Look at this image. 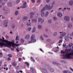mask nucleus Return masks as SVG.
Instances as JSON below:
<instances>
[{"mask_svg": "<svg viewBox=\"0 0 73 73\" xmlns=\"http://www.w3.org/2000/svg\"><path fill=\"white\" fill-rule=\"evenodd\" d=\"M27 19H28V17L27 16H24L23 18V21L27 20Z\"/></svg>", "mask_w": 73, "mask_h": 73, "instance_id": "nucleus-13", "label": "nucleus"}, {"mask_svg": "<svg viewBox=\"0 0 73 73\" xmlns=\"http://www.w3.org/2000/svg\"><path fill=\"white\" fill-rule=\"evenodd\" d=\"M71 50H72L71 48L68 49V52H70V51H71Z\"/></svg>", "mask_w": 73, "mask_h": 73, "instance_id": "nucleus-60", "label": "nucleus"}, {"mask_svg": "<svg viewBox=\"0 0 73 73\" xmlns=\"http://www.w3.org/2000/svg\"><path fill=\"white\" fill-rule=\"evenodd\" d=\"M61 62L63 64H64V63H66V61H65L61 60Z\"/></svg>", "mask_w": 73, "mask_h": 73, "instance_id": "nucleus-45", "label": "nucleus"}, {"mask_svg": "<svg viewBox=\"0 0 73 73\" xmlns=\"http://www.w3.org/2000/svg\"><path fill=\"white\" fill-rule=\"evenodd\" d=\"M72 45H73V44L72 43H70L69 44V46H72Z\"/></svg>", "mask_w": 73, "mask_h": 73, "instance_id": "nucleus-55", "label": "nucleus"}, {"mask_svg": "<svg viewBox=\"0 0 73 73\" xmlns=\"http://www.w3.org/2000/svg\"><path fill=\"white\" fill-rule=\"evenodd\" d=\"M25 64H26V65H27L28 66H29V63H28V62H25Z\"/></svg>", "mask_w": 73, "mask_h": 73, "instance_id": "nucleus-54", "label": "nucleus"}, {"mask_svg": "<svg viewBox=\"0 0 73 73\" xmlns=\"http://www.w3.org/2000/svg\"><path fill=\"white\" fill-rule=\"evenodd\" d=\"M64 39L66 41H69V38H68V37L67 36H65L64 37Z\"/></svg>", "mask_w": 73, "mask_h": 73, "instance_id": "nucleus-12", "label": "nucleus"}, {"mask_svg": "<svg viewBox=\"0 0 73 73\" xmlns=\"http://www.w3.org/2000/svg\"><path fill=\"white\" fill-rule=\"evenodd\" d=\"M45 10V7H43V9L41 10L40 12H44V11Z\"/></svg>", "mask_w": 73, "mask_h": 73, "instance_id": "nucleus-31", "label": "nucleus"}, {"mask_svg": "<svg viewBox=\"0 0 73 73\" xmlns=\"http://www.w3.org/2000/svg\"><path fill=\"white\" fill-rule=\"evenodd\" d=\"M42 70L44 72V73H48V72L46 71V70H45V69L44 68H42Z\"/></svg>", "mask_w": 73, "mask_h": 73, "instance_id": "nucleus-21", "label": "nucleus"}, {"mask_svg": "<svg viewBox=\"0 0 73 73\" xmlns=\"http://www.w3.org/2000/svg\"><path fill=\"white\" fill-rule=\"evenodd\" d=\"M31 29H32V28L31 27H29L28 29V31H31Z\"/></svg>", "mask_w": 73, "mask_h": 73, "instance_id": "nucleus-50", "label": "nucleus"}, {"mask_svg": "<svg viewBox=\"0 0 73 73\" xmlns=\"http://www.w3.org/2000/svg\"><path fill=\"white\" fill-rule=\"evenodd\" d=\"M64 20L66 21H69L70 20V17L68 16H65L64 18Z\"/></svg>", "mask_w": 73, "mask_h": 73, "instance_id": "nucleus-5", "label": "nucleus"}, {"mask_svg": "<svg viewBox=\"0 0 73 73\" xmlns=\"http://www.w3.org/2000/svg\"><path fill=\"white\" fill-rule=\"evenodd\" d=\"M63 73H68V70H64L63 72Z\"/></svg>", "mask_w": 73, "mask_h": 73, "instance_id": "nucleus-47", "label": "nucleus"}, {"mask_svg": "<svg viewBox=\"0 0 73 73\" xmlns=\"http://www.w3.org/2000/svg\"><path fill=\"white\" fill-rule=\"evenodd\" d=\"M72 27H73V26L71 23H69L68 25V28H72Z\"/></svg>", "mask_w": 73, "mask_h": 73, "instance_id": "nucleus-14", "label": "nucleus"}, {"mask_svg": "<svg viewBox=\"0 0 73 73\" xmlns=\"http://www.w3.org/2000/svg\"><path fill=\"white\" fill-rule=\"evenodd\" d=\"M54 36H57V33L56 32H54L53 35Z\"/></svg>", "mask_w": 73, "mask_h": 73, "instance_id": "nucleus-27", "label": "nucleus"}, {"mask_svg": "<svg viewBox=\"0 0 73 73\" xmlns=\"http://www.w3.org/2000/svg\"><path fill=\"white\" fill-rule=\"evenodd\" d=\"M41 15L42 17H44V15H45V13L44 11H41Z\"/></svg>", "mask_w": 73, "mask_h": 73, "instance_id": "nucleus-16", "label": "nucleus"}, {"mask_svg": "<svg viewBox=\"0 0 73 73\" xmlns=\"http://www.w3.org/2000/svg\"><path fill=\"white\" fill-rule=\"evenodd\" d=\"M6 8H7V7L6 6H5L4 7H3V11H5L7 9Z\"/></svg>", "mask_w": 73, "mask_h": 73, "instance_id": "nucleus-33", "label": "nucleus"}, {"mask_svg": "<svg viewBox=\"0 0 73 73\" xmlns=\"http://www.w3.org/2000/svg\"><path fill=\"white\" fill-rule=\"evenodd\" d=\"M57 15L58 17H62V14L61 13L59 12L57 14Z\"/></svg>", "mask_w": 73, "mask_h": 73, "instance_id": "nucleus-9", "label": "nucleus"}, {"mask_svg": "<svg viewBox=\"0 0 73 73\" xmlns=\"http://www.w3.org/2000/svg\"><path fill=\"white\" fill-rule=\"evenodd\" d=\"M20 0H18V1H17L16 2L17 4H19L20 2Z\"/></svg>", "mask_w": 73, "mask_h": 73, "instance_id": "nucleus-52", "label": "nucleus"}, {"mask_svg": "<svg viewBox=\"0 0 73 73\" xmlns=\"http://www.w3.org/2000/svg\"><path fill=\"white\" fill-rule=\"evenodd\" d=\"M9 9H6V10H5V12H4V14L6 15H7L8 13H9Z\"/></svg>", "mask_w": 73, "mask_h": 73, "instance_id": "nucleus-8", "label": "nucleus"}, {"mask_svg": "<svg viewBox=\"0 0 73 73\" xmlns=\"http://www.w3.org/2000/svg\"><path fill=\"white\" fill-rule=\"evenodd\" d=\"M52 63L53 64V65H60L59 64L55 62H52Z\"/></svg>", "mask_w": 73, "mask_h": 73, "instance_id": "nucleus-17", "label": "nucleus"}, {"mask_svg": "<svg viewBox=\"0 0 73 73\" xmlns=\"http://www.w3.org/2000/svg\"><path fill=\"white\" fill-rule=\"evenodd\" d=\"M11 50L12 51H14V49L13 48H11Z\"/></svg>", "mask_w": 73, "mask_h": 73, "instance_id": "nucleus-62", "label": "nucleus"}, {"mask_svg": "<svg viewBox=\"0 0 73 73\" xmlns=\"http://www.w3.org/2000/svg\"><path fill=\"white\" fill-rule=\"evenodd\" d=\"M67 36H68V38H70V37H71V36H72V34L71 33L68 34V35Z\"/></svg>", "mask_w": 73, "mask_h": 73, "instance_id": "nucleus-30", "label": "nucleus"}, {"mask_svg": "<svg viewBox=\"0 0 73 73\" xmlns=\"http://www.w3.org/2000/svg\"><path fill=\"white\" fill-rule=\"evenodd\" d=\"M53 7V6H51L50 5H46L45 6V8L46 9H48V10H50V9L52 8Z\"/></svg>", "mask_w": 73, "mask_h": 73, "instance_id": "nucleus-4", "label": "nucleus"}, {"mask_svg": "<svg viewBox=\"0 0 73 73\" xmlns=\"http://www.w3.org/2000/svg\"><path fill=\"white\" fill-rule=\"evenodd\" d=\"M69 4L70 5H72L73 4V1H70L69 2Z\"/></svg>", "mask_w": 73, "mask_h": 73, "instance_id": "nucleus-18", "label": "nucleus"}, {"mask_svg": "<svg viewBox=\"0 0 73 73\" xmlns=\"http://www.w3.org/2000/svg\"><path fill=\"white\" fill-rule=\"evenodd\" d=\"M48 53H50V54H53V53L51 52H48Z\"/></svg>", "mask_w": 73, "mask_h": 73, "instance_id": "nucleus-61", "label": "nucleus"}, {"mask_svg": "<svg viewBox=\"0 0 73 73\" xmlns=\"http://www.w3.org/2000/svg\"><path fill=\"white\" fill-rule=\"evenodd\" d=\"M66 7L64 8V9H62V11L63 12H64L65 10H66Z\"/></svg>", "mask_w": 73, "mask_h": 73, "instance_id": "nucleus-40", "label": "nucleus"}, {"mask_svg": "<svg viewBox=\"0 0 73 73\" xmlns=\"http://www.w3.org/2000/svg\"><path fill=\"white\" fill-rule=\"evenodd\" d=\"M49 70L51 72H54V70L53 68H51L49 69Z\"/></svg>", "mask_w": 73, "mask_h": 73, "instance_id": "nucleus-34", "label": "nucleus"}, {"mask_svg": "<svg viewBox=\"0 0 73 73\" xmlns=\"http://www.w3.org/2000/svg\"><path fill=\"white\" fill-rule=\"evenodd\" d=\"M21 43H24V40L23 38H21Z\"/></svg>", "mask_w": 73, "mask_h": 73, "instance_id": "nucleus-28", "label": "nucleus"}, {"mask_svg": "<svg viewBox=\"0 0 73 73\" xmlns=\"http://www.w3.org/2000/svg\"><path fill=\"white\" fill-rule=\"evenodd\" d=\"M26 25L28 27H29L31 25V23L27 22L26 23Z\"/></svg>", "mask_w": 73, "mask_h": 73, "instance_id": "nucleus-19", "label": "nucleus"}, {"mask_svg": "<svg viewBox=\"0 0 73 73\" xmlns=\"http://www.w3.org/2000/svg\"><path fill=\"white\" fill-rule=\"evenodd\" d=\"M60 52L62 54H64L65 53V51H61Z\"/></svg>", "mask_w": 73, "mask_h": 73, "instance_id": "nucleus-51", "label": "nucleus"}, {"mask_svg": "<svg viewBox=\"0 0 73 73\" xmlns=\"http://www.w3.org/2000/svg\"><path fill=\"white\" fill-rule=\"evenodd\" d=\"M5 37L7 39H8V38H9V36H8L7 35H6Z\"/></svg>", "mask_w": 73, "mask_h": 73, "instance_id": "nucleus-53", "label": "nucleus"}, {"mask_svg": "<svg viewBox=\"0 0 73 73\" xmlns=\"http://www.w3.org/2000/svg\"><path fill=\"white\" fill-rule=\"evenodd\" d=\"M31 71L33 73H34V72H35V70H34V69H33V68H31Z\"/></svg>", "mask_w": 73, "mask_h": 73, "instance_id": "nucleus-32", "label": "nucleus"}, {"mask_svg": "<svg viewBox=\"0 0 73 73\" xmlns=\"http://www.w3.org/2000/svg\"><path fill=\"white\" fill-rule=\"evenodd\" d=\"M48 15H49V12L48 11L46 12L45 15V17H47V16H48Z\"/></svg>", "mask_w": 73, "mask_h": 73, "instance_id": "nucleus-20", "label": "nucleus"}, {"mask_svg": "<svg viewBox=\"0 0 73 73\" xmlns=\"http://www.w3.org/2000/svg\"><path fill=\"white\" fill-rule=\"evenodd\" d=\"M43 36L45 37H48V35H47L46 34H44L43 35Z\"/></svg>", "mask_w": 73, "mask_h": 73, "instance_id": "nucleus-41", "label": "nucleus"}, {"mask_svg": "<svg viewBox=\"0 0 73 73\" xmlns=\"http://www.w3.org/2000/svg\"><path fill=\"white\" fill-rule=\"evenodd\" d=\"M68 49H66L64 51V53H68Z\"/></svg>", "mask_w": 73, "mask_h": 73, "instance_id": "nucleus-38", "label": "nucleus"}, {"mask_svg": "<svg viewBox=\"0 0 73 73\" xmlns=\"http://www.w3.org/2000/svg\"><path fill=\"white\" fill-rule=\"evenodd\" d=\"M19 14V12L17 11L15 13V15H17Z\"/></svg>", "mask_w": 73, "mask_h": 73, "instance_id": "nucleus-48", "label": "nucleus"}, {"mask_svg": "<svg viewBox=\"0 0 73 73\" xmlns=\"http://www.w3.org/2000/svg\"><path fill=\"white\" fill-rule=\"evenodd\" d=\"M13 65L14 66H16L17 65V63H15V62H13Z\"/></svg>", "mask_w": 73, "mask_h": 73, "instance_id": "nucleus-43", "label": "nucleus"}, {"mask_svg": "<svg viewBox=\"0 0 73 73\" xmlns=\"http://www.w3.org/2000/svg\"><path fill=\"white\" fill-rule=\"evenodd\" d=\"M66 34L65 32H64L63 33V34H61L62 36L63 37H64V36H66Z\"/></svg>", "mask_w": 73, "mask_h": 73, "instance_id": "nucleus-24", "label": "nucleus"}, {"mask_svg": "<svg viewBox=\"0 0 73 73\" xmlns=\"http://www.w3.org/2000/svg\"><path fill=\"white\" fill-rule=\"evenodd\" d=\"M8 57H10V58H11V57H12V55L11 54H9L8 55Z\"/></svg>", "mask_w": 73, "mask_h": 73, "instance_id": "nucleus-46", "label": "nucleus"}, {"mask_svg": "<svg viewBox=\"0 0 73 73\" xmlns=\"http://www.w3.org/2000/svg\"><path fill=\"white\" fill-rule=\"evenodd\" d=\"M38 15H39V14H38V13H36V16L35 17V18H37L38 17Z\"/></svg>", "mask_w": 73, "mask_h": 73, "instance_id": "nucleus-39", "label": "nucleus"}, {"mask_svg": "<svg viewBox=\"0 0 73 73\" xmlns=\"http://www.w3.org/2000/svg\"><path fill=\"white\" fill-rule=\"evenodd\" d=\"M73 52H71L68 54H66L65 55V58L67 59H72L73 58Z\"/></svg>", "mask_w": 73, "mask_h": 73, "instance_id": "nucleus-2", "label": "nucleus"}, {"mask_svg": "<svg viewBox=\"0 0 73 73\" xmlns=\"http://www.w3.org/2000/svg\"><path fill=\"white\" fill-rule=\"evenodd\" d=\"M23 6H21V8H25L27 7V3L25 2H23Z\"/></svg>", "mask_w": 73, "mask_h": 73, "instance_id": "nucleus-7", "label": "nucleus"}, {"mask_svg": "<svg viewBox=\"0 0 73 73\" xmlns=\"http://www.w3.org/2000/svg\"><path fill=\"white\" fill-rule=\"evenodd\" d=\"M12 5V4L11 2H9L8 3V6L9 7H11Z\"/></svg>", "mask_w": 73, "mask_h": 73, "instance_id": "nucleus-23", "label": "nucleus"}, {"mask_svg": "<svg viewBox=\"0 0 73 73\" xmlns=\"http://www.w3.org/2000/svg\"><path fill=\"white\" fill-rule=\"evenodd\" d=\"M35 38V34H33L32 35L31 37V40L29 42V44H31L32 43V42H36V39Z\"/></svg>", "mask_w": 73, "mask_h": 73, "instance_id": "nucleus-3", "label": "nucleus"}, {"mask_svg": "<svg viewBox=\"0 0 73 73\" xmlns=\"http://www.w3.org/2000/svg\"><path fill=\"white\" fill-rule=\"evenodd\" d=\"M35 31H36V28L34 27L33 28V29L32 31V32L33 33H34L35 32Z\"/></svg>", "mask_w": 73, "mask_h": 73, "instance_id": "nucleus-29", "label": "nucleus"}, {"mask_svg": "<svg viewBox=\"0 0 73 73\" xmlns=\"http://www.w3.org/2000/svg\"><path fill=\"white\" fill-rule=\"evenodd\" d=\"M55 3V2L54 1L52 5V6H53L54 5V3Z\"/></svg>", "mask_w": 73, "mask_h": 73, "instance_id": "nucleus-56", "label": "nucleus"}, {"mask_svg": "<svg viewBox=\"0 0 73 73\" xmlns=\"http://www.w3.org/2000/svg\"><path fill=\"white\" fill-rule=\"evenodd\" d=\"M54 20H56V17H54Z\"/></svg>", "mask_w": 73, "mask_h": 73, "instance_id": "nucleus-63", "label": "nucleus"}, {"mask_svg": "<svg viewBox=\"0 0 73 73\" xmlns=\"http://www.w3.org/2000/svg\"><path fill=\"white\" fill-rule=\"evenodd\" d=\"M30 14L31 15L30 18L31 19H32L33 17V15H35V13H30Z\"/></svg>", "mask_w": 73, "mask_h": 73, "instance_id": "nucleus-10", "label": "nucleus"}, {"mask_svg": "<svg viewBox=\"0 0 73 73\" xmlns=\"http://www.w3.org/2000/svg\"><path fill=\"white\" fill-rule=\"evenodd\" d=\"M42 20V19L39 18L38 19V22H40V21H41Z\"/></svg>", "mask_w": 73, "mask_h": 73, "instance_id": "nucleus-42", "label": "nucleus"}, {"mask_svg": "<svg viewBox=\"0 0 73 73\" xmlns=\"http://www.w3.org/2000/svg\"><path fill=\"white\" fill-rule=\"evenodd\" d=\"M66 45V44H63V46L64 47H65Z\"/></svg>", "mask_w": 73, "mask_h": 73, "instance_id": "nucleus-64", "label": "nucleus"}, {"mask_svg": "<svg viewBox=\"0 0 73 73\" xmlns=\"http://www.w3.org/2000/svg\"><path fill=\"white\" fill-rule=\"evenodd\" d=\"M30 37V35H26L25 36V39H28Z\"/></svg>", "mask_w": 73, "mask_h": 73, "instance_id": "nucleus-15", "label": "nucleus"}, {"mask_svg": "<svg viewBox=\"0 0 73 73\" xmlns=\"http://www.w3.org/2000/svg\"><path fill=\"white\" fill-rule=\"evenodd\" d=\"M8 21L7 20H5L3 23V25H4L5 27H8Z\"/></svg>", "mask_w": 73, "mask_h": 73, "instance_id": "nucleus-6", "label": "nucleus"}, {"mask_svg": "<svg viewBox=\"0 0 73 73\" xmlns=\"http://www.w3.org/2000/svg\"><path fill=\"white\" fill-rule=\"evenodd\" d=\"M31 21L32 23H37V19H33L31 20Z\"/></svg>", "mask_w": 73, "mask_h": 73, "instance_id": "nucleus-11", "label": "nucleus"}, {"mask_svg": "<svg viewBox=\"0 0 73 73\" xmlns=\"http://www.w3.org/2000/svg\"><path fill=\"white\" fill-rule=\"evenodd\" d=\"M59 38H60V39H62V38H63V36L61 35V34L60 35V36L59 37Z\"/></svg>", "mask_w": 73, "mask_h": 73, "instance_id": "nucleus-36", "label": "nucleus"}, {"mask_svg": "<svg viewBox=\"0 0 73 73\" xmlns=\"http://www.w3.org/2000/svg\"><path fill=\"white\" fill-rule=\"evenodd\" d=\"M4 42L7 43H4L3 42H0V47L1 48H3V46L9 47V48H11L12 46H13V47H15V46H19V45H20V44H15L14 40H12L11 42L8 41V40H5Z\"/></svg>", "mask_w": 73, "mask_h": 73, "instance_id": "nucleus-1", "label": "nucleus"}, {"mask_svg": "<svg viewBox=\"0 0 73 73\" xmlns=\"http://www.w3.org/2000/svg\"><path fill=\"white\" fill-rule=\"evenodd\" d=\"M31 61H33V62H35V59H34V58H33L32 57H31Z\"/></svg>", "mask_w": 73, "mask_h": 73, "instance_id": "nucleus-37", "label": "nucleus"}, {"mask_svg": "<svg viewBox=\"0 0 73 73\" xmlns=\"http://www.w3.org/2000/svg\"><path fill=\"white\" fill-rule=\"evenodd\" d=\"M51 40L50 39H47L46 41L47 42H50V41Z\"/></svg>", "mask_w": 73, "mask_h": 73, "instance_id": "nucleus-49", "label": "nucleus"}, {"mask_svg": "<svg viewBox=\"0 0 73 73\" xmlns=\"http://www.w3.org/2000/svg\"><path fill=\"white\" fill-rule=\"evenodd\" d=\"M16 40H19V36L17 35L16 37Z\"/></svg>", "mask_w": 73, "mask_h": 73, "instance_id": "nucleus-35", "label": "nucleus"}, {"mask_svg": "<svg viewBox=\"0 0 73 73\" xmlns=\"http://www.w3.org/2000/svg\"><path fill=\"white\" fill-rule=\"evenodd\" d=\"M31 1L32 3H33L35 2V0H31Z\"/></svg>", "mask_w": 73, "mask_h": 73, "instance_id": "nucleus-58", "label": "nucleus"}, {"mask_svg": "<svg viewBox=\"0 0 73 73\" xmlns=\"http://www.w3.org/2000/svg\"><path fill=\"white\" fill-rule=\"evenodd\" d=\"M52 20L51 19H49L48 21V24H51V23H52Z\"/></svg>", "mask_w": 73, "mask_h": 73, "instance_id": "nucleus-26", "label": "nucleus"}, {"mask_svg": "<svg viewBox=\"0 0 73 73\" xmlns=\"http://www.w3.org/2000/svg\"><path fill=\"white\" fill-rule=\"evenodd\" d=\"M47 3H49L50 0H46Z\"/></svg>", "mask_w": 73, "mask_h": 73, "instance_id": "nucleus-59", "label": "nucleus"}, {"mask_svg": "<svg viewBox=\"0 0 73 73\" xmlns=\"http://www.w3.org/2000/svg\"><path fill=\"white\" fill-rule=\"evenodd\" d=\"M40 38L41 40H42V41H44V38H43V36L42 35L40 36Z\"/></svg>", "mask_w": 73, "mask_h": 73, "instance_id": "nucleus-22", "label": "nucleus"}, {"mask_svg": "<svg viewBox=\"0 0 73 73\" xmlns=\"http://www.w3.org/2000/svg\"><path fill=\"white\" fill-rule=\"evenodd\" d=\"M62 42V40L61 39L58 42L59 44H60V43H61Z\"/></svg>", "mask_w": 73, "mask_h": 73, "instance_id": "nucleus-44", "label": "nucleus"}, {"mask_svg": "<svg viewBox=\"0 0 73 73\" xmlns=\"http://www.w3.org/2000/svg\"><path fill=\"white\" fill-rule=\"evenodd\" d=\"M40 1H41L40 0H38L37 1V3H40Z\"/></svg>", "mask_w": 73, "mask_h": 73, "instance_id": "nucleus-57", "label": "nucleus"}, {"mask_svg": "<svg viewBox=\"0 0 73 73\" xmlns=\"http://www.w3.org/2000/svg\"><path fill=\"white\" fill-rule=\"evenodd\" d=\"M42 26L41 25H38V28L39 29H41L42 28Z\"/></svg>", "mask_w": 73, "mask_h": 73, "instance_id": "nucleus-25", "label": "nucleus"}]
</instances>
